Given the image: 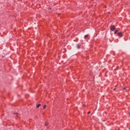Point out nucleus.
I'll use <instances>...</instances> for the list:
<instances>
[{
	"label": "nucleus",
	"instance_id": "12",
	"mask_svg": "<svg viewBox=\"0 0 130 130\" xmlns=\"http://www.w3.org/2000/svg\"><path fill=\"white\" fill-rule=\"evenodd\" d=\"M108 14H110V12H109V13H108Z\"/></svg>",
	"mask_w": 130,
	"mask_h": 130
},
{
	"label": "nucleus",
	"instance_id": "9",
	"mask_svg": "<svg viewBox=\"0 0 130 130\" xmlns=\"http://www.w3.org/2000/svg\"><path fill=\"white\" fill-rule=\"evenodd\" d=\"M90 112H88L87 114H90Z\"/></svg>",
	"mask_w": 130,
	"mask_h": 130
},
{
	"label": "nucleus",
	"instance_id": "7",
	"mask_svg": "<svg viewBox=\"0 0 130 130\" xmlns=\"http://www.w3.org/2000/svg\"><path fill=\"white\" fill-rule=\"evenodd\" d=\"M45 125H46V126H47V125H48V123H46Z\"/></svg>",
	"mask_w": 130,
	"mask_h": 130
},
{
	"label": "nucleus",
	"instance_id": "6",
	"mask_svg": "<svg viewBox=\"0 0 130 130\" xmlns=\"http://www.w3.org/2000/svg\"><path fill=\"white\" fill-rule=\"evenodd\" d=\"M88 35H86L85 36H84V38H86V37H88Z\"/></svg>",
	"mask_w": 130,
	"mask_h": 130
},
{
	"label": "nucleus",
	"instance_id": "3",
	"mask_svg": "<svg viewBox=\"0 0 130 130\" xmlns=\"http://www.w3.org/2000/svg\"><path fill=\"white\" fill-rule=\"evenodd\" d=\"M40 106H41V104H38V105H37V108H39V107H40Z\"/></svg>",
	"mask_w": 130,
	"mask_h": 130
},
{
	"label": "nucleus",
	"instance_id": "10",
	"mask_svg": "<svg viewBox=\"0 0 130 130\" xmlns=\"http://www.w3.org/2000/svg\"><path fill=\"white\" fill-rule=\"evenodd\" d=\"M124 90H125V89H126V87H124Z\"/></svg>",
	"mask_w": 130,
	"mask_h": 130
},
{
	"label": "nucleus",
	"instance_id": "8",
	"mask_svg": "<svg viewBox=\"0 0 130 130\" xmlns=\"http://www.w3.org/2000/svg\"><path fill=\"white\" fill-rule=\"evenodd\" d=\"M43 108L44 109L46 108V105H44V107H43Z\"/></svg>",
	"mask_w": 130,
	"mask_h": 130
},
{
	"label": "nucleus",
	"instance_id": "4",
	"mask_svg": "<svg viewBox=\"0 0 130 130\" xmlns=\"http://www.w3.org/2000/svg\"><path fill=\"white\" fill-rule=\"evenodd\" d=\"M117 32H118V30H117L115 31L114 34H117Z\"/></svg>",
	"mask_w": 130,
	"mask_h": 130
},
{
	"label": "nucleus",
	"instance_id": "5",
	"mask_svg": "<svg viewBox=\"0 0 130 130\" xmlns=\"http://www.w3.org/2000/svg\"><path fill=\"white\" fill-rule=\"evenodd\" d=\"M77 48H78V49H79V48H80V45H77Z\"/></svg>",
	"mask_w": 130,
	"mask_h": 130
},
{
	"label": "nucleus",
	"instance_id": "11",
	"mask_svg": "<svg viewBox=\"0 0 130 130\" xmlns=\"http://www.w3.org/2000/svg\"><path fill=\"white\" fill-rule=\"evenodd\" d=\"M49 10H51V8H49Z\"/></svg>",
	"mask_w": 130,
	"mask_h": 130
},
{
	"label": "nucleus",
	"instance_id": "2",
	"mask_svg": "<svg viewBox=\"0 0 130 130\" xmlns=\"http://www.w3.org/2000/svg\"><path fill=\"white\" fill-rule=\"evenodd\" d=\"M110 29L111 31H113L114 30H115V26L114 25L111 26Z\"/></svg>",
	"mask_w": 130,
	"mask_h": 130
},
{
	"label": "nucleus",
	"instance_id": "1",
	"mask_svg": "<svg viewBox=\"0 0 130 130\" xmlns=\"http://www.w3.org/2000/svg\"><path fill=\"white\" fill-rule=\"evenodd\" d=\"M117 35L119 37H122V36H123V32H117Z\"/></svg>",
	"mask_w": 130,
	"mask_h": 130
}]
</instances>
